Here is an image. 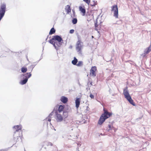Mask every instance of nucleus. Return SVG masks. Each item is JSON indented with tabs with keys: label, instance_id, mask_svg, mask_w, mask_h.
I'll return each mask as SVG.
<instances>
[{
	"label": "nucleus",
	"instance_id": "nucleus-10",
	"mask_svg": "<svg viewBox=\"0 0 151 151\" xmlns=\"http://www.w3.org/2000/svg\"><path fill=\"white\" fill-rule=\"evenodd\" d=\"M13 128L15 129V131L14 132V134H16V132L19 131V130H21L22 129V127L21 125H16L14 126Z\"/></svg>",
	"mask_w": 151,
	"mask_h": 151
},
{
	"label": "nucleus",
	"instance_id": "nucleus-23",
	"mask_svg": "<svg viewBox=\"0 0 151 151\" xmlns=\"http://www.w3.org/2000/svg\"><path fill=\"white\" fill-rule=\"evenodd\" d=\"M27 68L26 67H23L21 69V71L22 73H25L27 71Z\"/></svg>",
	"mask_w": 151,
	"mask_h": 151
},
{
	"label": "nucleus",
	"instance_id": "nucleus-3",
	"mask_svg": "<svg viewBox=\"0 0 151 151\" xmlns=\"http://www.w3.org/2000/svg\"><path fill=\"white\" fill-rule=\"evenodd\" d=\"M6 5L5 3L1 4L0 7V21L4 16L6 11Z\"/></svg>",
	"mask_w": 151,
	"mask_h": 151
},
{
	"label": "nucleus",
	"instance_id": "nucleus-34",
	"mask_svg": "<svg viewBox=\"0 0 151 151\" xmlns=\"http://www.w3.org/2000/svg\"><path fill=\"white\" fill-rule=\"evenodd\" d=\"M90 84L92 86V82H90Z\"/></svg>",
	"mask_w": 151,
	"mask_h": 151
},
{
	"label": "nucleus",
	"instance_id": "nucleus-6",
	"mask_svg": "<svg viewBox=\"0 0 151 151\" xmlns=\"http://www.w3.org/2000/svg\"><path fill=\"white\" fill-rule=\"evenodd\" d=\"M112 11L114 12V16L116 18H118V9L117 5H114L111 7Z\"/></svg>",
	"mask_w": 151,
	"mask_h": 151
},
{
	"label": "nucleus",
	"instance_id": "nucleus-28",
	"mask_svg": "<svg viewBox=\"0 0 151 151\" xmlns=\"http://www.w3.org/2000/svg\"><path fill=\"white\" fill-rule=\"evenodd\" d=\"M74 32V29H71L70 31V34H73Z\"/></svg>",
	"mask_w": 151,
	"mask_h": 151
},
{
	"label": "nucleus",
	"instance_id": "nucleus-25",
	"mask_svg": "<svg viewBox=\"0 0 151 151\" xmlns=\"http://www.w3.org/2000/svg\"><path fill=\"white\" fill-rule=\"evenodd\" d=\"M77 20L76 18H73V19L72 21V23L73 24H76L77 23Z\"/></svg>",
	"mask_w": 151,
	"mask_h": 151
},
{
	"label": "nucleus",
	"instance_id": "nucleus-18",
	"mask_svg": "<svg viewBox=\"0 0 151 151\" xmlns=\"http://www.w3.org/2000/svg\"><path fill=\"white\" fill-rule=\"evenodd\" d=\"M97 4V2L94 0H93L91 2L90 5L91 6H95Z\"/></svg>",
	"mask_w": 151,
	"mask_h": 151
},
{
	"label": "nucleus",
	"instance_id": "nucleus-22",
	"mask_svg": "<svg viewBox=\"0 0 151 151\" xmlns=\"http://www.w3.org/2000/svg\"><path fill=\"white\" fill-rule=\"evenodd\" d=\"M63 117L64 118H65L68 116V113L65 111H63Z\"/></svg>",
	"mask_w": 151,
	"mask_h": 151
},
{
	"label": "nucleus",
	"instance_id": "nucleus-19",
	"mask_svg": "<svg viewBox=\"0 0 151 151\" xmlns=\"http://www.w3.org/2000/svg\"><path fill=\"white\" fill-rule=\"evenodd\" d=\"M78 62V60L75 57L74 58V60H73L72 61V63L73 65H76L77 64V63Z\"/></svg>",
	"mask_w": 151,
	"mask_h": 151
},
{
	"label": "nucleus",
	"instance_id": "nucleus-31",
	"mask_svg": "<svg viewBox=\"0 0 151 151\" xmlns=\"http://www.w3.org/2000/svg\"><path fill=\"white\" fill-rule=\"evenodd\" d=\"M108 126L109 128V129L108 130V131H109L111 129V125L109 124Z\"/></svg>",
	"mask_w": 151,
	"mask_h": 151
},
{
	"label": "nucleus",
	"instance_id": "nucleus-24",
	"mask_svg": "<svg viewBox=\"0 0 151 151\" xmlns=\"http://www.w3.org/2000/svg\"><path fill=\"white\" fill-rule=\"evenodd\" d=\"M52 113L50 114V116L45 119V120L46 121L50 122L51 121V119H50V115H52L51 114H52Z\"/></svg>",
	"mask_w": 151,
	"mask_h": 151
},
{
	"label": "nucleus",
	"instance_id": "nucleus-4",
	"mask_svg": "<svg viewBox=\"0 0 151 151\" xmlns=\"http://www.w3.org/2000/svg\"><path fill=\"white\" fill-rule=\"evenodd\" d=\"M23 76L25 78L20 82V84L21 85H24L28 81V79L31 76V74L30 73H27L24 74Z\"/></svg>",
	"mask_w": 151,
	"mask_h": 151
},
{
	"label": "nucleus",
	"instance_id": "nucleus-5",
	"mask_svg": "<svg viewBox=\"0 0 151 151\" xmlns=\"http://www.w3.org/2000/svg\"><path fill=\"white\" fill-rule=\"evenodd\" d=\"M83 46V43L79 40L77 41L76 45V50L79 53H81V50Z\"/></svg>",
	"mask_w": 151,
	"mask_h": 151
},
{
	"label": "nucleus",
	"instance_id": "nucleus-36",
	"mask_svg": "<svg viewBox=\"0 0 151 151\" xmlns=\"http://www.w3.org/2000/svg\"><path fill=\"white\" fill-rule=\"evenodd\" d=\"M73 13H74V14H75V13L74 11V12H73Z\"/></svg>",
	"mask_w": 151,
	"mask_h": 151
},
{
	"label": "nucleus",
	"instance_id": "nucleus-16",
	"mask_svg": "<svg viewBox=\"0 0 151 151\" xmlns=\"http://www.w3.org/2000/svg\"><path fill=\"white\" fill-rule=\"evenodd\" d=\"M63 116H62L60 114H58L57 113V122L62 121L63 119Z\"/></svg>",
	"mask_w": 151,
	"mask_h": 151
},
{
	"label": "nucleus",
	"instance_id": "nucleus-2",
	"mask_svg": "<svg viewBox=\"0 0 151 151\" xmlns=\"http://www.w3.org/2000/svg\"><path fill=\"white\" fill-rule=\"evenodd\" d=\"M123 93L125 96V97L128 100L129 102L133 105L135 106V103L132 99L127 90V88H126V89L124 90Z\"/></svg>",
	"mask_w": 151,
	"mask_h": 151
},
{
	"label": "nucleus",
	"instance_id": "nucleus-26",
	"mask_svg": "<svg viewBox=\"0 0 151 151\" xmlns=\"http://www.w3.org/2000/svg\"><path fill=\"white\" fill-rule=\"evenodd\" d=\"M83 1L88 4H89L90 3V0H83Z\"/></svg>",
	"mask_w": 151,
	"mask_h": 151
},
{
	"label": "nucleus",
	"instance_id": "nucleus-29",
	"mask_svg": "<svg viewBox=\"0 0 151 151\" xmlns=\"http://www.w3.org/2000/svg\"><path fill=\"white\" fill-rule=\"evenodd\" d=\"M33 68H34V67H33V65H31L30 66V69H31V70H30V72H31L32 71Z\"/></svg>",
	"mask_w": 151,
	"mask_h": 151
},
{
	"label": "nucleus",
	"instance_id": "nucleus-11",
	"mask_svg": "<svg viewBox=\"0 0 151 151\" xmlns=\"http://www.w3.org/2000/svg\"><path fill=\"white\" fill-rule=\"evenodd\" d=\"M79 11L81 12L82 13V15L84 16L85 15V14L86 13V10L84 8V7H83V8L81 6H80L79 7Z\"/></svg>",
	"mask_w": 151,
	"mask_h": 151
},
{
	"label": "nucleus",
	"instance_id": "nucleus-8",
	"mask_svg": "<svg viewBox=\"0 0 151 151\" xmlns=\"http://www.w3.org/2000/svg\"><path fill=\"white\" fill-rule=\"evenodd\" d=\"M49 42L50 43L52 44L56 48V47L55 44L57 42V35L54 36L50 40Z\"/></svg>",
	"mask_w": 151,
	"mask_h": 151
},
{
	"label": "nucleus",
	"instance_id": "nucleus-35",
	"mask_svg": "<svg viewBox=\"0 0 151 151\" xmlns=\"http://www.w3.org/2000/svg\"><path fill=\"white\" fill-rule=\"evenodd\" d=\"M15 134H14V137H16V136H15Z\"/></svg>",
	"mask_w": 151,
	"mask_h": 151
},
{
	"label": "nucleus",
	"instance_id": "nucleus-32",
	"mask_svg": "<svg viewBox=\"0 0 151 151\" xmlns=\"http://www.w3.org/2000/svg\"><path fill=\"white\" fill-rule=\"evenodd\" d=\"M146 54H145V52H144V54H142V55L143 56V57H144L145 56Z\"/></svg>",
	"mask_w": 151,
	"mask_h": 151
},
{
	"label": "nucleus",
	"instance_id": "nucleus-9",
	"mask_svg": "<svg viewBox=\"0 0 151 151\" xmlns=\"http://www.w3.org/2000/svg\"><path fill=\"white\" fill-rule=\"evenodd\" d=\"M60 101L63 104L66 103L68 101V98L65 96H63L60 99Z\"/></svg>",
	"mask_w": 151,
	"mask_h": 151
},
{
	"label": "nucleus",
	"instance_id": "nucleus-14",
	"mask_svg": "<svg viewBox=\"0 0 151 151\" xmlns=\"http://www.w3.org/2000/svg\"><path fill=\"white\" fill-rule=\"evenodd\" d=\"M65 9L67 13L68 14L71 12V9L70 6L69 5H67L65 8Z\"/></svg>",
	"mask_w": 151,
	"mask_h": 151
},
{
	"label": "nucleus",
	"instance_id": "nucleus-27",
	"mask_svg": "<svg viewBox=\"0 0 151 151\" xmlns=\"http://www.w3.org/2000/svg\"><path fill=\"white\" fill-rule=\"evenodd\" d=\"M95 30H98V29L97 28V27L98 26V25L97 24V23H95Z\"/></svg>",
	"mask_w": 151,
	"mask_h": 151
},
{
	"label": "nucleus",
	"instance_id": "nucleus-21",
	"mask_svg": "<svg viewBox=\"0 0 151 151\" xmlns=\"http://www.w3.org/2000/svg\"><path fill=\"white\" fill-rule=\"evenodd\" d=\"M83 65V61H80L78 62V63H77V64H76V65L78 66H82Z\"/></svg>",
	"mask_w": 151,
	"mask_h": 151
},
{
	"label": "nucleus",
	"instance_id": "nucleus-30",
	"mask_svg": "<svg viewBox=\"0 0 151 151\" xmlns=\"http://www.w3.org/2000/svg\"><path fill=\"white\" fill-rule=\"evenodd\" d=\"M90 96L91 99H94V95H93L92 94H90Z\"/></svg>",
	"mask_w": 151,
	"mask_h": 151
},
{
	"label": "nucleus",
	"instance_id": "nucleus-7",
	"mask_svg": "<svg viewBox=\"0 0 151 151\" xmlns=\"http://www.w3.org/2000/svg\"><path fill=\"white\" fill-rule=\"evenodd\" d=\"M97 70L96 68V66L92 67L90 70V75L93 77H95L96 76L95 72Z\"/></svg>",
	"mask_w": 151,
	"mask_h": 151
},
{
	"label": "nucleus",
	"instance_id": "nucleus-20",
	"mask_svg": "<svg viewBox=\"0 0 151 151\" xmlns=\"http://www.w3.org/2000/svg\"><path fill=\"white\" fill-rule=\"evenodd\" d=\"M55 29L53 28H52L51 29L49 34L50 35H52L55 33Z\"/></svg>",
	"mask_w": 151,
	"mask_h": 151
},
{
	"label": "nucleus",
	"instance_id": "nucleus-13",
	"mask_svg": "<svg viewBox=\"0 0 151 151\" xmlns=\"http://www.w3.org/2000/svg\"><path fill=\"white\" fill-rule=\"evenodd\" d=\"M76 106L78 108L80 104V99L79 98H77L76 100Z\"/></svg>",
	"mask_w": 151,
	"mask_h": 151
},
{
	"label": "nucleus",
	"instance_id": "nucleus-15",
	"mask_svg": "<svg viewBox=\"0 0 151 151\" xmlns=\"http://www.w3.org/2000/svg\"><path fill=\"white\" fill-rule=\"evenodd\" d=\"M65 107V105H60L59 106L58 109V111L59 113L63 111Z\"/></svg>",
	"mask_w": 151,
	"mask_h": 151
},
{
	"label": "nucleus",
	"instance_id": "nucleus-33",
	"mask_svg": "<svg viewBox=\"0 0 151 151\" xmlns=\"http://www.w3.org/2000/svg\"><path fill=\"white\" fill-rule=\"evenodd\" d=\"M89 109V107L88 106H87L86 110H87V111H88Z\"/></svg>",
	"mask_w": 151,
	"mask_h": 151
},
{
	"label": "nucleus",
	"instance_id": "nucleus-12",
	"mask_svg": "<svg viewBox=\"0 0 151 151\" xmlns=\"http://www.w3.org/2000/svg\"><path fill=\"white\" fill-rule=\"evenodd\" d=\"M57 41L58 42L59 44L61 45L63 43V40L60 36L57 35Z\"/></svg>",
	"mask_w": 151,
	"mask_h": 151
},
{
	"label": "nucleus",
	"instance_id": "nucleus-17",
	"mask_svg": "<svg viewBox=\"0 0 151 151\" xmlns=\"http://www.w3.org/2000/svg\"><path fill=\"white\" fill-rule=\"evenodd\" d=\"M151 51V47L150 46L149 47H148L145 50L144 52H145V54H147Z\"/></svg>",
	"mask_w": 151,
	"mask_h": 151
},
{
	"label": "nucleus",
	"instance_id": "nucleus-1",
	"mask_svg": "<svg viewBox=\"0 0 151 151\" xmlns=\"http://www.w3.org/2000/svg\"><path fill=\"white\" fill-rule=\"evenodd\" d=\"M103 110L104 113L100 116L98 123V124L101 125L106 119L109 117L112 114L111 113L108 112L106 110L105 108H104Z\"/></svg>",
	"mask_w": 151,
	"mask_h": 151
}]
</instances>
